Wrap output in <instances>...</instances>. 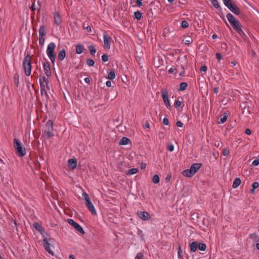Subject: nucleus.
<instances>
[{"mask_svg": "<svg viewBox=\"0 0 259 259\" xmlns=\"http://www.w3.org/2000/svg\"><path fill=\"white\" fill-rule=\"evenodd\" d=\"M14 147L16 153L19 157L24 156L26 153V149L22 145L21 142L17 139H14Z\"/></svg>", "mask_w": 259, "mask_h": 259, "instance_id": "nucleus-1", "label": "nucleus"}, {"mask_svg": "<svg viewBox=\"0 0 259 259\" xmlns=\"http://www.w3.org/2000/svg\"><path fill=\"white\" fill-rule=\"evenodd\" d=\"M56 45L54 42H50L47 47L46 53L52 63L54 64L56 60V55L55 53V49Z\"/></svg>", "mask_w": 259, "mask_h": 259, "instance_id": "nucleus-2", "label": "nucleus"}, {"mask_svg": "<svg viewBox=\"0 0 259 259\" xmlns=\"http://www.w3.org/2000/svg\"><path fill=\"white\" fill-rule=\"evenodd\" d=\"M23 65L26 75L29 76L31 74L32 68L31 58L29 55H27L25 57Z\"/></svg>", "mask_w": 259, "mask_h": 259, "instance_id": "nucleus-3", "label": "nucleus"}, {"mask_svg": "<svg viewBox=\"0 0 259 259\" xmlns=\"http://www.w3.org/2000/svg\"><path fill=\"white\" fill-rule=\"evenodd\" d=\"M53 123L51 120H49L46 124V129L45 130V133L48 138H50L54 136L53 133Z\"/></svg>", "mask_w": 259, "mask_h": 259, "instance_id": "nucleus-4", "label": "nucleus"}, {"mask_svg": "<svg viewBox=\"0 0 259 259\" xmlns=\"http://www.w3.org/2000/svg\"><path fill=\"white\" fill-rule=\"evenodd\" d=\"M161 96L164 105L168 109H170L171 105L168 99V93L166 89H163L161 91Z\"/></svg>", "mask_w": 259, "mask_h": 259, "instance_id": "nucleus-5", "label": "nucleus"}, {"mask_svg": "<svg viewBox=\"0 0 259 259\" xmlns=\"http://www.w3.org/2000/svg\"><path fill=\"white\" fill-rule=\"evenodd\" d=\"M231 25L233 28L234 30L236 31L240 36H242L243 35H244V33L242 29L241 24L238 20L233 23Z\"/></svg>", "mask_w": 259, "mask_h": 259, "instance_id": "nucleus-6", "label": "nucleus"}, {"mask_svg": "<svg viewBox=\"0 0 259 259\" xmlns=\"http://www.w3.org/2000/svg\"><path fill=\"white\" fill-rule=\"evenodd\" d=\"M39 81L40 86V91H42V92H43L45 91L46 89L50 90V88L48 85V81L46 78H40Z\"/></svg>", "mask_w": 259, "mask_h": 259, "instance_id": "nucleus-7", "label": "nucleus"}, {"mask_svg": "<svg viewBox=\"0 0 259 259\" xmlns=\"http://www.w3.org/2000/svg\"><path fill=\"white\" fill-rule=\"evenodd\" d=\"M43 241L44 242V247H45V249L46 250V251L49 254H50L51 255H53L54 252H53V250L51 249L50 244L49 243V240L47 239V238L44 237V238L43 239Z\"/></svg>", "mask_w": 259, "mask_h": 259, "instance_id": "nucleus-8", "label": "nucleus"}, {"mask_svg": "<svg viewBox=\"0 0 259 259\" xmlns=\"http://www.w3.org/2000/svg\"><path fill=\"white\" fill-rule=\"evenodd\" d=\"M54 23L57 26H60L62 23V17L60 14L57 12H55L53 13Z\"/></svg>", "mask_w": 259, "mask_h": 259, "instance_id": "nucleus-9", "label": "nucleus"}, {"mask_svg": "<svg viewBox=\"0 0 259 259\" xmlns=\"http://www.w3.org/2000/svg\"><path fill=\"white\" fill-rule=\"evenodd\" d=\"M104 47L106 49L110 48V37L106 33L103 35Z\"/></svg>", "mask_w": 259, "mask_h": 259, "instance_id": "nucleus-10", "label": "nucleus"}, {"mask_svg": "<svg viewBox=\"0 0 259 259\" xmlns=\"http://www.w3.org/2000/svg\"><path fill=\"white\" fill-rule=\"evenodd\" d=\"M68 164L71 169H74L77 165V160L75 158L69 159L68 161Z\"/></svg>", "mask_w": 259, "mask_h": 259, "instance_id": "nucleus-11", "label": "nucleus"}, {"mask_svg": "<svg viewBox=\"0 0 259 259\" xmlns=\"http://www.w3.org/2000/svg\"><path fill=\"white\" fill-rule=\"evenodd\" d=\"M202 164L200 163H193L191 165L190 169L194 175L201 167Z\"/></svg>", "mask_w": 259, "mask_h": 259, "instance_id": "nucleus-12", "label": "nucleus"}, {"mask_svg": "<svg viewBox=\"0 0 259 259\" xmlns=\"http://www.w3.org/2000/svg\"><path fill=\"white\" fill-rule=\"evenodd\" d=\"M85 205L89 209V210L92 212L93 214H95L97 213L96 209L95 208V207L92 202H91V201H90V202H87V203H85Z\"/></svg>", "mask_w": 259, "mask_h": 259, "instance_id": "nucleus-13", "label": "nucleus"}, {"mask_svg": "<svg viewBox=\"0 0 259 259\" xmlns=\"http://www.w3.org/2000/svg\"><path fill=\"white\" fill-rule=\"evenodd\" d=\"M139 217L143 221H147L148 220L149 214L146 211H141L138 213Z\"/></svg>", "mask_w": 259, "mask_h": 259, "instance_id": "nucleus-14", "label": "nucleus"}, {"mask_svg": "<svg viewBox=\"0 0 259 259\" xmlns=\"http://www.w3.org/2000/svg\"><path fill=\"white\" fill-rule=\"evenodd\" d=\"M130 144L131 145V140L127 137H122L119 142V144L120 145H126Z\"/></svg>", "mask_w": 259, "mask_h": 259, "instance_id": "nucleus-15", "label": "nucleus"}, {"mask_svg": "<svg viewBox=\"0 0 259 259\" xmlns=\"http://www.w3.org/2000/svg\"><path fill=\"white\" fill-rule=\"evenodd\" d=\"M228 8L233 13L235 14H239V10L238 9V8L231 4L229 7H228Z\"/></svg>", "mask_w": 259, "mask_h": 259, "instance_id": "nucleus-16", "label": "nucleus"}, {"mask_svg": "<svg viewBox=\"0 0 259 259\" xmlns=\"http://www.w3.org/2000/svg\"><path fill=\"white\" fill-rule=\"evenodd\" d=\"M226 17H227L228 21L230 22L231 25L232 24H233V23H234V22H236L237 21H238L235 18V17L231 13H228Z\"/></svg>", "mask_w": 259, "mask_h": 259, "instance_id": "nucleus-17", "label": "nucleus"}, {"mask_svg": "<svg viewBox=\"0 0 259 259\" xmlns=\"http://www.w3.org/2000/svg\"><path fill=\"white\" fill-rule=\"evenodd\" d=\"M33 226L35 228V229L37 230L41 234H42L45 231L44 227L38 223H34L33 224Z\"/></svg>", "mask_w": 259, "mask_h": 259, "instance_id": "nucleus-18", "label": "nucleus"}, {"mask_svg": "<svg viewBox=\"0 0 259 259\" xmlns=\"http://www.w3.org/2000/svg\"><path fill=\"white\" fill-rule=\"evenodd\" d=\"M182 174L184 176L187 177H191L194 175L193 173L192 172V171L191 170L190 168L184 170L182 171Z\"/></svg>", "mask_w": 259, "mask_h": 259, "instance_id": "nucleus-19", "label": "nucleus"}, {"mask_svg": "<svg viewBox=\"0 0 259 259\" xmlns=\"http://www.w3.org/2000/svg\"><path fill=\"white\" fill-rule=\"evenodd\" d=\"M190 251L191 252H194L197 250L198 244L196 242H192L190 243Z\"/></svg>", "mask_w": 259, "mask_h": 259, "instance_id": "nucleus-20", "label": "nucleus"}, {"mask_svg": "<svg viewBox=\"0 0 259 259\" xmlns=\"http://www.w3.org/2000/svg\"><path fill=\"white\" fill-rule=\"evenodd\" d=\"M84 50V46L82 45L78 44L76 46V53L77 54H81Z\"/></svg>", "mask_w": 259, "mask_h": 259, "instance_id": "nucleus-21", "label": "nucleus"}, {"mask_svg": "<svg viewBox=\"0 0 259 259\" xmlns=\"http://www.w3.org/2000/svg\"><path fill=\"white\" fill-rule=\"evenodd\" d=\"M66 56V52L64 49L61 50L58 54V59L60 61H62L64 59Z\"/></svg>", "mask_w": 259, "mask_h": 259, "instance_id": "nucleus-22", "label": "nucleus"}, {"mask_svg": "<svg viewBox=\"0 0 259 259\" xmlns=\"http://www.w3.org/2000/svg\"><path fill=\"white\" fill-rule=\"evenodd\" d=\"M228 115L227 113H224L222 116L221 117L219 121L218 122L219 124H222L226 122L228 119Z\"/></svg>", "mask_w": 259, "mask_h": 259, "instance_id": "nucleus-23", "label": "nucleus"}, {"mask_svg": "<svg viewBox=\"0 0 259 259\" xmlns=\"http://www.w3.org/2000/svg\"><path fill=\"white\" fill-rule=\"evenodd\" d=\"M44 68L45 71V73L47 76L50 75L51 71L50 68L48 64L44 63Z\"/></svg>", "mask_w": 259, "mask_h": 259, "instance_id": "nucleus-24", "label": "nucleus"}, {"mask_svg": "<svg viewBox=\"0 0 259 259\" xmlns=\"http://www.w3.org/2000/svg\"><path fill=\"white\" fill-rule=\"evenodd\" d=\"M241 184V180L239 178H236L233 182L232 187L233 188H236L238 187Z\"/></svg>", "mask_w": 259, "mask_h": 259, "instance_id": "nucleus-25", "label": "nucleus"}, {"mask_svg": "<svg viewBox=\"0 0 259 259\" xmlns=\"http://www.w3.org/2000/svg\"><path fill=\"white\" fill-rule=\"evenodd\" d=\"M45 27L44 26H40L39 29V36L42 37L45 35L46 33L45 32Z\"/></svg>", "mask_w": 259, "mask_h": 259, "instance_id": "nucleus-26", "label": "nucleus"}, {"mask_svg": "<svg viewBox=\"0 0 259 259\" xmlns=\"http://www.w3.org/2000/svg\"><path fill=\"white\" fill-rule=\"evenodd\" d=\"M259 186V184L258 182H254L252 185V189L250 190V192L251 193L253 194L255 192V190Z\"/></svg>", "mask_w": 259, "mask_h": 259, "instance_id": "nucleus-27", "label": "nucleus"}, {"mask_svg": "<svg viewBox=\"0 0 259 259\" xmlns=\"http://www.w3.org/2000/svg\"><path fill=\"white\" fill-rule=\"evenodd\" d=\"M188 85H187V83L186 82H182L180 83V87H179V91H185Z\"/></svg>", "mask_w": 259, "mask_h": 259, "instance_id": "nucleus-28", "label": "nucleus"}, {"mask_svg": "<svg viewBox=\"0 0 259 259\" xmlns=\"http://www.w3.org/2000/svg\"><path fill=\"white\" fill-rule=\"evenodd\" d=\"M198 248L201 251H205L206 248V245L202 242H200L198 244Z\"/></svg>", "mask_w": 259, "mask_h": 259, "instance_id": "nucleus-29", "label": "nucleus"}, {"mask_svg": "<svg viewBox=\"0 0 259 259\" xmlns=\"http://www.w3.org/2000/svg\"><path fill=\"white\" fill-rule=\"evenodd\" d=\"M107 78L110 79H114L115 78V74L114 71L111 70L108 73Z\"/></svg>", "mask_w": 259, "mask_h": 259, "instance_id": "nucleus-30", "label": "nucleus"}, {"mask_svg": "<svg viewBox=\"0 0 259 259\" xmlns=\"http://www.w3.org/2000/svg\"><path fill=\"white\" fill-rule=\"evenodd\" d=\"M74 229L79 233H80L82 234H84V231L83 229V228L78 224H77L76 227L74 228Z\"/></svg>", "mask_w": 259, "mask_h": 259, "instance_id": "nucleus-31", "label": "nucleus"}, {"mask_svg": "<svg viewBox=\"0 0 259 259\" xmlns=\"http://www.w3.org/2000/svg\"><path fill=\"white\" fill-rule=\"evenodd\" d=\"M142 18V13L139 11H137L134 13V18L137 20H140Z\"/></svg>", "mask_w": 259, "mask_h": 259, "instance_id": "nucleus-32", "label": "nucleus"}, {"mask_svg": "<svg viewBox=\"0 0 259 259\" xmlns=\"http://www.w3.org/2000/svg\"><path fill=\"white\" fill-rule=\"evenodd\" d=\"M88 49L90 51V52L92 55H95L96 52V49L94 46L91 45L88 47Z\"/></svg>", "mask_w": 259, "mask_h": 259, "instance_id": "nucleus-33", "label": "nucleus"}, {"mask_svg": "<svg viewBox=\"0 0 259 259\" xmlns=\"http://www.w3.org/2000/svg\"><path fill=\"white\" fill-rule=\"evenodd\" d=\"M82 196L84 200L85 201V203H87V202H90L91 201L88 194L86 192H83L82 194Z\"/></svg>", "mask_w": 259, "mask_h": 259, "instance_id": "nucleus-34", "label": "nucleus"}, {"mask_svg": "<svg viewBox=\"0 0 259 259\" xmlns=\"http://www.w3.org/2000/svg\"><path fill=\"white\" fill-rule=\"evenodd\" d=\"M213 6L215 8L218 9L219 8V3L218 0H210Z\"/></svg>", "mask_w": 259, "mask_h": 259, "instance_id": "nucleus-35", "label": "nucleus"}, {"mask_svg": "<svg viewBox=\"0 0 259 259\" xmlns=\"http://www.w3.org/2000/svg\"><path fill=\"white\" fill-rule=\"evenodd\" d=\"M152 182L154 184H157L159 182V177L157 175H155L152 178Z\"/></svg>", "mask_w": 259, "mask_h": 259, "instance_id": "nucleus-36", "label": "nucleus"}, {"mask_svg": "<svg viewBox=\"0 0 259 259\" xmlns=\"http://www.w3.org/2000/svg\"><path fill=\"white\" fill-rule=\"evenodd\" d=\"M138 172V169L135 168L130 169L128 171V174L130 175H133Z\"/></svg>", "mask_w": 259, "mask_h": 259, "instance_id": "nucleus-37", "label": "nucleus"}, {"mask_svg": "<svg viewBox=\"0 0 259 259\" xmlns=\"http://www.w3.org/2000/svg\"><path fill=\"white\" fill-rule=\"evenodd\" d=\"M67 222L68 223L71 225L72 227H74V228L76 227V226L77 225V223L76 222H75V221H74L72 219H68L67 220Z\"/></svg>", "mask_w": 259, "mask_h": 259, "instance_id": "nucleus-38", "label": "nucleus"}, {"mask_svg": "<svg viewBox=\"0 0 259 259\" xmlns=\"http://www.w3.org/2000/svg\"><path fill=\"white\" fill-rule=\"evenodd\" d=\"M82 27L84 29H85L88 33H90L92 32V28L90 25L85 26V23H84L83 24Z\"/></svg>", "mask_w": 259, "mask_h": 259, "instance_id": "nucleus-39", "label": "nucleus"}, {"mask_svg": "<svg viewBox=\"0 0 259 259\" xmlns=\"http://www.w3.org/2000/svg\"><path fill=\"white\" fill-rule=\"evenodd\" d=\"M181 26L183 28H186L189 26V23L186 20H183L181 23Z\"/></svg>", "mask_w": 259, "mask_h": 259, "instance_id": "nucleus-40", "label": "nucleus"}, {"mask_svg": "<svg viewBox=\"0 0 259 259\" xmlns=\"http://www.w3.org/2000/svg\"><path fill=\"white\" fill-rule=\"evenodd\" d=\"M87 64L89 66H93L95 64V61L92 59H88L87 60Z\"/></svg>", "mask_w": 259, "mask_h": 259, "instance_id": "nucleus-41", "label": "nucleus"}, {"mask_svg": "<svg viewBox=\"0 0 259 259\" xmlns=\"http://www.w3.org/2000/svg\"><path fill=\"white\" fill-rule=\"evenodd\" d=\"M192 42V39L190 36H187L185 40V44L189 45Z\"/></svg>", "mask_w": 259, "mask_h": 259, "instance_id": "nucleus-42", "label": "nucleus"}, {"mask_svg": "<svg viewBox=\"0 0 259 259\" xmlns=\"http://www.w3.org/2000/svg\"><path fill=\"white\" fill-rule=\"evenodd\" d=\"M167 149L170 152H172L174 150V146L172 144H170L167 145Z\"/></svg>", "mask_w": 259, "mask_h": 259, "instance_id": "nucleus-43", "label": "nucleus"}, {"mask_svg": "<svg viewBox=\"0 0 259 259\" xmlns=\"http://www.w3.org/2000/svg\"><path fill=\"white\" fill-rule=\"evenodd\" d=\"M102 60L103 62H106L108 60V56L106 54H104L102 56Z\"/></svg>", "mask_w": 259, "mask_h": 259, "instance_id": "nucleus-44", "label": "nucleus"}, {"mask_svg": "<svg viewBox=\"0 0 259 259\" xmlns=\"http://www.w3.org/2000/svg\"><path fill=\"white\" fill-rule=\"evenodd\" d=\"M181 105V102L178 100H176L175 103V106L176 107V108H178L179 107H180Z\"/></svg>", "mask_w": 259, "mask_h": 259, "instance_id": "nucleus-45", "label": "nucleus"}, {"mask_svg": "<svg viewBox=\"0 0 259 259\" xmlns=\"http://www.w3.org/2000/svg\"><path fill=\"white\" fill-rule=\"evenodd\" d=\"M45 41V39L41 37H39V44L40 46H43L44 45Z\"/></svg>", "mask_w": 259, "mask_h": 259, "instance_id": "nucleus-46", "label": "nucleus"}, {"mask_svg": "<svg viewBox=\"0 0 259 259\" xmlns=\"http://www.w3.org/2000/svg\"><path fill=\"white\" fill-rule=\"evenodd\" d=\"M143 254L142 253H138L135 259H143Z\"/></svg>", "mask_w": 259, "mask_h": 259, "instance_id": "nucleus-47", "label": "nucleus"}, {"mask_svg": "<svg viewBox=\"0 0 259 259\" xmlns=\"http://www.w3.org/2000/svg\"><path fill=\"white\" fill-rule=\"evenodd\" d=\"M252 164L254 166H257L259 165V159H256L254 160L252 162Z\"/></svg>", "mask_w": 259, "mask_h": 259, "instance_id": "nucleus-48", "label": "nucleus"}, {"mask_svg": "<svg viewBox=\"0 0 259 259\" xmlns=\"http://www.w3.org/2000/svg\"><path fill=\"white\" fill-rule=\"evenodd\" d=\"M224 2V5L228 8L229 6L231 4L230 0H222Z\"/></svg>", "mask_w": 259, "mask_h": 259, "instance_id": "nucleus-49", "label": "nucleus"}, {"mask_svg": "<svg viewBox=\"0 0 259 259\" xmlns=\"http://www.w3.org/2000/svg\"><path fill=\"white\" fill-rule=\"evenodd\" d=\"M229 153V151L226 148L224 149L223 150V154L224 156H227L228 155Z\"/></svg>", "mask_w": 259, "mask_h": 259, "instance_id": "nucleus-50", "label": "nucleus"}, {"mask_svg": "<svg viewBox=\"0 0 259 259\" xmlns=\"http://www.w3.org/2000/svg\"><path fill=\"white\" fill-rule=\"evenodd\" d=\"M136 3L137 5L139 7H141L143 5L142 0H136Z\"/></svg>", "mask_w": 259, "mask_h": 259, "instance_id": "nucleus-51", "label": "nucleus"}, {"mask_svg": "<svg viewBox=\"0 0 259 259\" xmlns=\"http://www.w3.org/2000/svg\"><path fill=\"white\" fill-rule=\"evenodd\" d=\"M163 123L165 125H167L169 123L168 119L167 118H164L163 119Z\"/></svg>", "mask_w": 259, "mask_h": 259, "instance_id": "nucleus-52", "label": "nucleus"}, {"mask_svg": "<svg viewBox=\"0 0 259 259\" xmlns=\"http://www.w3.org/2000/svg\"><path fill=\"white\" fill-rule=\"evenodd\" d=\"M182 253V250L180 246H179L178 250V255L179 258L181 257V254Z\"/></svg>", "mask_w": 259, "mask_h": 259, "instance_id": "nucleus-53", "label": "nucleus"}, {"mask_svg": "<svg viewBox=\"0 0 259 259\" xmlns=\"http://www.w3.org/2000/svg\"><path fill=\"white\" fill-rule=\"evenodd\" d=\"M176 124L178 127H182L183 126V123L181 121H177Z\"/></svg>", "mask_w": 259, "mask_h": 259, "instance_id": "nucleus-54", "label": "nucleus"}, {"mask_svg": "<svg viewBox=\"0 0 259 259\" xmlns=\"http://www.w3.org/2000/svg\"><path fill=\"white\" fill-rule=\"evenodd\" d=\"M200 70L201 71L205 72L207 70V67L205 65L202 66L200 68Z\"/></svg>", "mask_w": 259, "mask_h": 259, "instance_id": "nucleus-55", "label": "nucleus"}, {"mask_svg": "<svg viewBox=\"0 0 259 259\" xmlns=\"http://www.w3.org/2000/svg\"><path fill=\"white\" fill-rule=\"evenodd\" d=\"M182 67V69L183 70L181 71L180 72V76H184V75H185V71H184V68L183 66Z\"/></svg>", "mask_w": 259, "mask_h": 259, "instance_id": "nucleus-56", "label": "nucleus"}, {"mask_svg": "<svg viewBox=\"0 0 259 259\" xmlns=\"http://www.w3.org/2000/svg\"><path fill=\"white\" fill-rule=\"evenodd\" d=\"M245 133L247 135H251V131L250 129L249 128H247L246 130H245Z\"/></svg>", "mask_w": 259, "mask_h": 259, "instance_id": "nucleus-57", "label": "nucleus"}, {"mask_svg": "<svg viewBox=\"0 0 259 259\" xmlns=\"http://www.w3.org/2000/svg\"><path fill=\"white\" fill-rule=\"evenodd\" d=\"M216 57L218 60H220L222 59V55L220 53H217L216 54Z\"/></svg>", "mask_w": 259, "mask_h": 259, "instance_id": "nucleus-58", "label": "nucleus"}, {"mask_svg": "<svg viewBox=\"0 0 259 259\" xmlns=\"http://www.w3.org/2000/svg\"><path fill=\"white\" fill-rule=\"evenodd\" d=\"M50 90H47V89H46L45 90L44 92H42V91H41V95L42 96H44V95H46V96H47V91H49Z\"/></svg>", "mask_w": 259, "mask_h": 259, "instance_id": "nucleus-59", "label": "nucleus"}, {"mask_svg": "<svg viewBox=\"0 0 259 259\" xmlns=\"http://www.w3.org/2000/svg\"><path fill=\"white\" fill-rule=\"evenodd\" d=\"M176 70H177L176 69H174V68L171 67L170 68H169L168 71H169V73H174L175 71Z\"/></svg>", "mask_w": 259, "mask_h": 259, "instance_id": "nucleus-60", "label": "nucleus"}, {"mask_svg": "<svg viewBox=\"0 0 259 259\" xmlns=\"http://www.w3.org/2000/svg\"><path fill=\"white\" fill-rule=\"evenodd\" d=\"M106 85L108 87H110L111 86V82L109 80H108L106 82Z\"/></svg>", "mask_w": 259, "mask_h": 259, "instance_id": "nucleus-61", "label": "nucleus"}, {"mask_svg": "<svg viewBox=\"0 0 259 259\" xmlns=\"http://www.w3.org/2000/svg\"><path fill=\"white\" fill-rule=\"evenodd\" d=\"M237 64V62L235 61H233L231 62V66L232 67L235 66Z\"/></svg>", "mask_w": 259, "mask_h": 259, "instance_id": "nucleus-62", "label": "nucleus"}, {"mask_svg": "<svg viewBox=\"0 0 259 259\" xmlns=\"http://www.w3.org/2000/svg\"><path fill=\"white\" fill-rule=\"evenodd\" d=\"M84 81L87 83H89L90 82V79L89 77H86L84 78Z\"/></svg>", "mask_w": 259, "mask_h": 259, "instance_id": "nucleus-63", "label": "nucleus"}, {"mask_svg": "<svg viewBox=\"0 0 259 259\" xmlns=\"http://www.w3.org/2000/svg\"><path fill=\"white\" fill-rule=\"evenodd\" d=\"M213 91L214 93L217 94L219 92V88L218 87H215L213 89Z\"/></svg>", "mask_w": 259, "mask_h": 259, "instance_id": "nucleus-64", "label": "nucleus"}]
</instances>
